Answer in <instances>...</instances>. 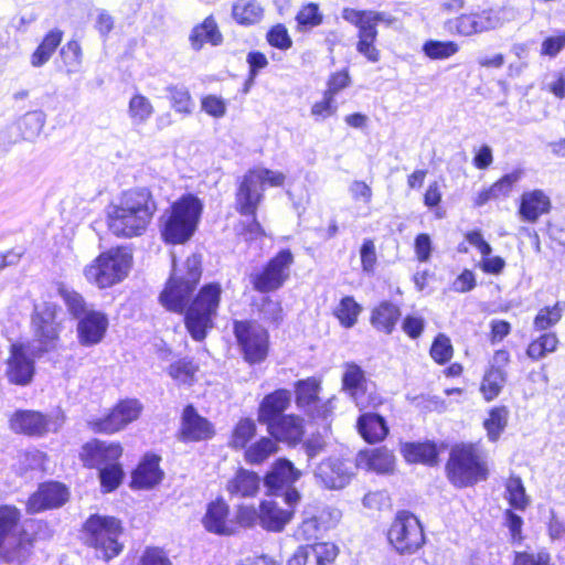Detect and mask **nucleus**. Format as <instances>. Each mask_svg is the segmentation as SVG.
<instances>
[{"mask_svg": "<svg viewBox=\"0 0 565 565\" xmlns=\"http://www.w3.org/2000/svg\"><path fill=\"white\" fill-rule=\"evenodd\" d=\"M57 306L53 302L35 305L32 324L39 341L44 344L54 342L58 337L56 322Z\"/></svg>", "mask_w": 565, "mask_h": 565, "instance_id": "nucleus-18", "label": "nucleus"}, {"mask_svg": "<svg viewBox=\"0 0 565 565\" xmlns=\"http://www.w3.org/2000/svg\"><path fill=\"white\" fill-rule=\"evenodd\" d=\"M296 20L301 26L313 28L322 22V14L319 12L318 4L309 3L301 8L296 17Z\"/></svg>", "mask_w": 565, "mask_h": 565, "instance_id": "nucleus-62", "label": "nucleus"}, {"mask_svg": "<svg viewBox=\"0 0 565 565\" xmlns=\"http://www.w3.org/2000/svg\"><path fill=\"white\" fill-rule=\"evenodd\" d=\"M214 430L211 423L200 416L193 406L189 405L184 408L182 415L181 436L185 441H199L209 439L213 436Z\"/></svg>", "mask_w": 565, "mask_h": 565, "instance_id": "nucleus-25", "label": "nucleus"}, {"mask_svg": "<svg viewBox=\"0 0 565 565\" xmlns=\"http://www.w3.org/2000/svg\"><path fill=\"white\" fill-rule=\"evenodd\" d=\"M315 478L326 489L340 490L345 488L354 476L353 465L340 457H329L317 465Z\"/></svg>", "mask_w": 565, "mask_h": 565, "instance_id": "nucleus-16", "label": "nucleus"}, {"mask_svg": "<svg viewBox=\"0 0 565 565\" xmlns=\"http://www.w3.org/2000/svg\"><path fill=\"white\" fill-rule=\"evenodd\" d=\"M68 72L76 70L82 62V49L77 41H68L60 51Z\"/></svg>", "mask_w": 565, "mask_h": 565, "instance_id": "nucleus-60", "label": "nucleus"}, {"mask_svg": "<svg viewBox=\"0 0 565 565\" xmlns=\"http://www.w3.org/2000/svg\"><path fill=\"white\" fill-rule=\"evenodd\" d=\"M550 209V198L542 190H533L522 194L519 213L524 221L534 223Z\"/></svg>", "mask_w": 565, "mask_h": 565, "instance_id": "nucleus-31", "label": "nucleus"}, {"mask_svg": "<svg viewBox=\"0 0 565 565\" xmlns=\"http://www.w3.org/2000/svg\"><path fill=\"white\" fill-rule=\"evenodd\" d=\"M159 460L157 456H146L132 473L131 486L138 489H150L157 486L163 477Z\"/></svg>", "mask_w": 565, "mask_h": 565, "instance_id": "nucleus-33", "label": "nucleus"}, {"mask_svg": "<svg viewBox=\"0 0 565 565\" xmlns=\"http://www.w3.org/2000/svg\"><path fill=\"white\" fill-rule=\"evenodd\" d=\"M431 358L439 364H444L452 356V345L445 334H438L430 348Z\"/></svg>", "mask_w": 565, "mask_h": 565, "instance_id": "nucleus-57", "label": "nucleus"}, {"mask_svg": "<svg viewBox=\"0 0 565 565\" xmlns=\"http://www.w3.org/2000/svg\"><path fill=\"white\" fill-rule=\"evenodd\" d=\"M320 383L309 377L296 383V404L303 409L309 416L318 419H328L333 412V399L326 402L319 398Z\"/></svg>", "mask_w": 565, "mask_h": 565, "instance_id": "nucleus-14", "label": "nucleus"}, {"mask_svg": "<svg viewBox=\"0 0 565 565\" xmlns=\"http://www.w3.org/2000/svg\"><path fill=\"white\" fill-rule=\"evenodd\" d=\"M58 292L64 300V303L68 310V312L77 320H79L83 316L87 315V312L93 311L84 300L83 296L78 292L68 289L64 286L58 288Z\"/></svg>", "mask_w": 565, "mask_h": 565, "instance_id": "nucleus-48", "label": "nucleus"}, {"mask_svg": "<svg viewBox=\"0 0 565 565\" xmlns=\"http://www.w3.org/2000/svg\"><path fill=\"white\" fill-rule=\"evenodd\" d=\"M267 41L271 46L280 50H287L292 44L288 31L282 24H277L269 30Z\"/></svg>", "mask_w": 565, "mask_h": 565, "instance_id": "nucleus-63", "label": "nucleus"}, {"mask_svg": "<svg viewBox=\"0 0 565 565\" xmlns=\"http://www.w3.org/2000/svg\"><path fill=\"white\" fill-rule=\"evenodd\" d=\"M259 488V476L244 468L238 469L226 484L230 495L236 498H254L257 495Z\"/></svg>", "mask_w": 565, "mask_h": 565, "instance_id": "nucleus-28", "label": "nucleus"}, {"mask_svg": "<svg viewBox=\"0 0 565 565\" xmlns=\"http://www.w3.org/2000/svg\"><path fill=\"white\" fill-rule=\"evenodd\" d=\"M131 265L132 255L127 248H111L87 265L84 276L88 282L105 289L121 282L128 276Z\"/></svg>", "mask_w": 565, "mask_h": 565, "instance_id": "nucleus-6", "label": "nucleus"}, {"mask_svg": "<svg viewBox=\"0 0 565 565\" xmlns=\"http://www.w3.org/2000/svg\"><path fill=\"white\" fill-rule=\"evenodd\" d=\"M505 498L511 507L516 510H525L530 499L520 477L511 476L505 482Z\"/></svg>", "mask_w": 565, "mask_h": 565, "instance_id": "nucleus-45", "label": "nucleus"}, {"mask_svg": "<svg viewBox=\"0 0 565 565\" xmlns=\"http://www.w3.org/2000/svg\"><path fill=\"white\" fill-rule=\"evenodd\" d=\"M394 461L393 452L381 447L360 451L355 458V467L377 473H387L393 470Z\"/></svg>", "mask_w": 565, "mask_h": 565, "instance_id": "nucleus-27", "label": "nucleus"}, {"mask_svg": "<svg viewBox=\"0 0 565 565\" xmlns=\"http://www.w3.org/2000/svg\"><path fill=\"white\" fill-rule=\"evenodd\" d=\"M338 555L333 543L320 542L300 546L288 561V565H330Z\"/></svg>", "mask_w": 565, "mask_h": 565, "instance_id": "nucleus-19", "label": "nucleus"}, {"mask_svg": "<svg viewBox=\"0 0 565 565\" xmlns=\"http://www.w3.org/2000/svg\"><path fill=\"white\" fill-rule=\"evenodd\" d=\"M198 366L190 360H179L172 363L169 369V375L178 383L184 385H192L195 379Z\"/></svg>", "mask_w": 565, "mask_h": 565, "instance_id": "nucleus-54", "label": "nucleus"}, {"mask_svg": "<svg viewBox=\"0 0 565 565\" xmlns=\"http://www.w3.org/2000/svg\"><path fill=\"white\" fill-rule=\"evenodd\" d=\"M171 107L175 113L191 115L194 109V102L189 89L184 86L170 85L167 88Z\"/></svg>", "mask_w": 565, "mask_h": 565, "instance_id": "nucleus-44", "label": "nucleus"}, {"mask_svg": "<svg viewBox=\"0 0 565 565\" xmlns=\"http://www.w3.org/2000/svg\"><path fill=\"white\" fill-rule=\"evenodd\" d=\"M446 470L450 482L459 488L473 486L488 477L483 452L473 444L455 445L450 450Z\"/></svg>", "mask_w": 565, "mask_h": 565, "instance_id": "nucleus-2", "label": "nucleus"}, {"mask_svg": "<svg viewBox=\"0 0 565 565\" xmlns=\"http://www.w3.org/2000/svg\"><path fill=\"white\" fill-rule=\"evenodd\" d=\"M141 409L142 406L137 399L121 401L107 416L92 422V428L96 433L114 434L136 420Z\"/></svg>", "mask_w": 565, "mask_h": 565, "instance_id": "nucleus-17", "label": "nucleus"}, {"mask_svg": "<svg viewBox=\"0 0 565 565\" xmlns=\"http://www.w3.org/2000/svg\"><path fill=\"white\" fill-rule=\"evenodd\" d=\"M11 428L26 435L41 436L47 431L49 422L41 413L33 411L17 412L10 420Z\"/></svg>", "mask_w": 565, "mask_h": 565, "instance_id": "nucleus-34", "label": "nucleus"}, {"mask_svg": "<svg viewBox=\"0 0 565 565\" xmlns=\"http://www.w3.org/2000/svg\"><path fill=\"white\" fill-rule=\"evenodd\" d=\"M20 518L15 507H0V557L8 563L22 564L33 546V539L20 524Z\"/></svg>", "mask_w": 565, "mask_h": 565, "instance_id": "nucleus-3", "label": "nucleus"}, {"mask_svg": "<svg viewBox=\"0 0 565 565\" xmlns=\"http://www.w3.org/2000/svg\"><path fill=\"white\" fill-rule=\"evenodd\" d=\"M202 213L201 201L192 195H183L164 214L162 236L171 244H182L194 234Z\"/></svg>", "mask_w": 565, "mask_h": 565, "instance_id": "nucleus-5", "label": "nucleus"}, {"mask_svg": "<svg viewBox=\"0 0 565 565\" xmlns=\"http://www.w3.org/2000/svg\"><path fill=\"white\" fill-rule=\"evenodd\" d=\"M335 514L339 518V511H321L318 515H310L303 519L297 530V535L306 541L318 537L319 534L330 527L328 519Z\"/></svg>", "mask_w": 565, "mask_h": 565, "instance_id": "nucleus-38", "label": "nucleus"}, {"mask_svg": "<svg viewBox=\"0 0 565 565\" xmlns=\"http://www.w3.org/2000/svg\"><path fill=\"white\" fill-rule=\"evenodd\" d=\"M234 333L247 362L259 363L266 359L269 335L265 328L256 322L236 321Z\"/></svg>", "mask_w": 565, "mask_h": 565, "instance_id": "nucleus-12", "label": "nucleus"}, {"mask_svg": "<svg viewBox=\"0 0 565 565\" xmlns=\"http://www.w3.org/2000/svg\"><path fill=\"white\" fill-rule=\"evenodd\" d=\"M508 416L509 411L503 406L490 411L489 417L483 423L489 440L497 441L499 439L507 427Z\"/></svg>", "mask_w": 565, "mask_h": 565, "instance_id": "nucleus-47", "label": "nucleus"}, {"mask_svg": "<svg viewBox=\"0 0 565 565\" xmlns=\"http://www.w3.org/2000/svg\"><path fill=\"white\" fill-rule=\"evenodd\" d=\"M294 255L289 249L279 252L266 267L250 276V282L257 291L269 292L279 289L289 277Z\"/></svg>", "mask_w": 565, "mask_h": 565, "instance_id": "nucleus-13", "label": "nucleus"}, {"mask_svg": "<svg viewBox=\"0 0 565 565\" xmlns=\"http://www.w3.org/2000/svg\"><path fill=\"white\" fill-rule=\"evenodd\" d=\"M68 498L67 489L58 482L41 484L35 493L28 501V511L38 513L45 509H53L63 505Z\"/></svg>", "mask_w": 565, "mask_h": 565, "instance_id": "nucleus-20", "label": "nucleus"}, {"mask_svg": "<svg viewBox=\"0 0 565 565\" xmlns=\"http://www.w3.org/2000/svg\"><path fill=\"white\" fill-rule=\"evenodd\" d=\"M337 110L338 106L334 98L323 93V98L312 105L311 115L317 119H326L333 116Z\"/></svg>", "mask_w": 565, "mask_h": 565, "instance_id": "nucleus-64", "label": "nucleus"}, {"mask_svg": "<svg viewBox=\"0 0 565 565\" xmlns=\"http://www.w3.org/2000/svg\"><path fill=\"white\" fill-rule=\"evenodd\" d=\"M387 539L393 548L402 555L416 553L425 543L419 520L407 511H401L393 520Z\"/></svg>", "mask_w": 565, "mask_h": 565, "instance_id": "nucleus-10", "label": "nucleus"}, {"mask_svg": "<svg viewBox=\"0 0 565 565\" xmlns=\"http://www.w3.org/2000/svg\"><path fill=\"white\" fill-rule=\"evenodd\" d=\"M269 434L276 440L297 443L303 435L302 419L295 415L281 416L267 424Z\"/></svg>", "mask_w": 565, "mask_h": 565, "instance_id": "nucleus-29", "label": "nucleus"}, {"mask_svg": "<svg viewBox=\"0 0 565 565\" xmlns=\"http://www.w3.org/2000/svg\"><path fill=\"white\" fill-rule=\"evenodd\" d=\"M505 383V373L502 369L490 367L484 374L481 383V392L487 401H491L499 395Z\"/></svg>", "mask_w": 565, "mask_h": 565, "instance_id": "nucleus-49", "label": "nucleus"}, {"mask_svg": "<svg viewBox=\"0 0 565 565\" xmlns=\"http://www.w3.org/2000/svg\"><path fill=\"white\" fill-rule=\"evenodd\" d=\"M285 181V174L268 169L248 171L242 179L236 192V210L242 215H252L263 199V184L279 186Z\"/></svg>", "mask_w": 565, "mask_h": 565, "instance_id": "nucleus-9", "label": "nucleus"}, {"mask_svg": "<svg viewBox=\"0 0 565 565\" xmlns=\"http://www.w3.org/2000/svg\"><path fill=\"white\" fill-rule=\"evenodd\" d=\"M358 429L361 436L370 444L383 440L388 433L384 418L373 413H365L360 416Z\"/></svg>", "mask_w": 565, "mask_h": 565, "instance_id": "nucleus-36", "label": "nucleus"}, {"mask_svg": "<svg viewBox=\"0 0 565 565\" xmlns=\"http://www.w3.org/2000/svg\"><path fill=\"white\" fill-rule=\"evenodd\" d=\"M33 374V360L26 355L21 344H12L6 370L9 382L24 386L31 382Z\"/></svg>", "mask_w": 565, "mask_h": 565, "instance_id": "nucleus-21", "label": "nucleus"}, {"mask_svg": "<svg viewBox=\"0 0 565 565\" xmlns=\"http://www.w3.org/2000/svg\"><path fill=\"white\" fill-rule=\"evenodd\" d=\"M201 109L214 118H222L226 114V102L216 95H207L201 99Z\"/></svg>", "mask_w": 565, "mask_h": 565, "instance_id": "nucleus-61", "label": "nucleus"}, {"mask_svg": "<svg viewBox=\"0 0 565 565\" xmlns=\"http://www.w3.org/2000/svg\"><path fill=\"white\" fill-rule=\"evenodd\" d=\"M458 44L452 41L428 40L423 45L424 54L431 60H445L458 52Z\"/></svg>", "mask_w": 565, "mask_h": 565, "instance_id": "nucleus-52", "label": "nucleus"}, {"mask_svg": "<svg viewBox=\"0 0 565 565\" xmlns=\"http://www.w3.org/2000/svg\"><path fill=\"white\" fill-rule=\"evenodd\" d=\"M121 454L122 448L119 444L94 440L84 446L82 457L88 467L100 469L107 463H117Z\"/></svg>", "mask_w": 565, "mask_h": 565, "instance_id": "nucleus-23", "label": "nucleus"}, {"mask_svg": "<svg viewBox=\"0 0 565 565\" xmlns=\"http://www.w3.org/2000/svg\"><path fill=\"white\" fill-rule=\"evenodd\" d=\"M191 47L195 51H200L205 43L211 45H220L223 41V36L217 28V24L213 17H207L204 21L195 25L189 36Z\"/></svg>", "mask_w": 565, "mask_h": 565, "instance_id": "nucleus-35", "label": "nucleus"}, {"mask_svg": "<svg viewBox=\"0 0 565 565\" xmlns=\"http://www.w3.org/2000/svg\"><path fill=\"white\" fill-rule=\"evenodd\" d=\"M351 85V76L347 68L332 73L327 82L324 93L331 97H335L341 90Z\"/></svg>", "mask_w": 565, "mask_h": 565, "instance_id": "nucleus-59", "label": "nucleus"}, {"mask_svg": "<svg viewBox=\"0 0 565 565\" xmlns=\"http://www.w3.org/2000/svg\"><path fill=\"white\" fill-rule=\"evenodd\" d=\"M291 401V393L288 390H277L266 395L260 403L258 420L268 424L282 415Z\"/></svg>", "mask_w": 565, "mask_h": 565, "instance_id": "nucleus-30", "label": "nucleus"}, {"mask_svg": "<svg viewBox=\"0 0 565 565\" xmlns=\"http://www.w3.org/2000/svg\"><path fill=\"white\" fill-rule=\"evenodd\" d=\"M108 328V318L102 311L93 310L83 316L77 323L78 341L85 347L99 343Z\"/></svg>", "mask_w": 565, "mask_h": 565, "instance_id": "nucleus-22", "label": "nucleus"}, {"mask_svg": "<svg viewBox=\"0 0 565 565\" xmlns=\"http://www.w3.org/2000/svg\"><path fill=\"white\" fill-rule=\"evenodd\" d=\"M263 7L255 0H239L234 3L232 14L235 21L243 25L257 23L262 20Z\"/></svg>", "mask_w": 565, "mask_h": 565, "instance_id": "nucleus-42", "label": "nucleus"}, {"mask_svg": "<svg viewBox=\"0 0 565 565\" xmlns=\"http://www.w3.org/2000/svg\"><path fill=\"white\" fill-rule=\"evenodd\" d=\"M122 477L124 471L118 462L107 463L99 469L100 483L106 492L115 490L120 484Z\"/></svg>", "mask_w": 565, "mask_h": 565, "instance_id": "nucleus-55", "label": "nucleus"}, {"mask_svg": "<svg viewBox=\"0 0 565 565\" xmlns=\"http://www.w3.org/2000/svg\"><path fill=\"white\" fill-rule=\"evenodd\" d=\"M121 533L120 522L113 516L93 515L85 523V541L94 547L96 555L109 561L121 552L118 537Z\"/></svg>", "mask_w": 565, "mask_h": 565, "instance_id": "nucleus-8", "label": "nucleus"}, {"mask_svg": "<svg viewBox=\"0 0 565 565\" xmlns=\"http://www.w3.org/2000/svg\"><path fill=\"white\" fill-rule=\"evenodd\" d=\"M301 476V472L287 459H279L273 469L265 476L264 484L271 494H278L291 486Z\"/></svg>", "mask_w": 565, "mask_h": 565, "instance_id": "nucleus-26", "label": "nucleus"}, {"mask_svg": "<svg viewBox=\"0 0 565 565\" xmlns=\"http://www.w3.org/2000/svg\"><path fill=\"white\" fill-rule=\"evenodd\" d=\"M359 41L356 44V50L360 54L364 55L367 61L372 63H376L380 60V52L375 47L374 42L377 36V30L369 26L359 31Z\"/></svg>", "mask_w": 565, "mask_h": 565, "instance_id": "nucleus-51", "label": "nucleus"}, {"mask_svg": "<svg viewBox=\"0 0 565 565\" xmlns=\"http://www.w3.org/2000/svg\"><path fill=\"white\" fill-rule=\"evenodd\" d=\"M157 202L148 188L124 191L107 214L108 230L117 237L141 236L151 223Z\"/></svg>", "mask_w": 565, "mask_h": 565, "instance_id": "nucleus-1", "label": "nucleus"}, {"mask_svg": "<svg viewBox=\"0 0 565 565\" xmlns=\"http://www.w3.org/2000/svg\"><path fill=\"white\" fill-rule=\"evenodd\" d=\"M222 288L212 282L203 286L184 313V324L191 338L203 341L214 328V320L221 301Z\"/></svg>", "mask_w": 565, "mask_h": 565, "instance_id": "nucleus-4", "label": "nucleus"}, {"mask_svg": "<svg viewBox=\"0 0 565 565\" xmlns=\"http://www.w3.org/2000/svg\"><path fill=\"white\" fill-rule=\"evenodd\" d=\"M63 40V31L53 29L45 34L39 46L31 54L30 63L33 67L46 64Z\"/></svg>", "mask_w": 565, "mask_h": 565, "instance_id": "nucleus-37", "label": "nucleus"}, {"mask_svg": "<svg viewBox=\"0 0 565 565\" xmlns=\"http://www.w3.org/2000/svg\"><path fill=\"white\" fill-rule=\"evenodd\" d=\"M228 514L230 508L223 500L211 502L202 520L203 525L211 533L231 535L235 532V523L230 520Z\"/></svg>", "mask_w": 565, "mask_h": 565, "instance_id": "nucleus-24", "label": "nucleus"}, {"mask_svg": "<svg viewBox=\"0 0 565 565\" xmlns=\"http://www.w3.org/2000/svg\"><path fill=\"white\" fill-rule=\"evenodd\" d=\"M255 433L256 425L253 420L248 418L241 419L234 429L231 441L232 446L234 448H244L254 437Z\"/></svg>", "mask_w": 565, "mask_h": 565, "instance_id": "nucleus-56", "label": "nucleus"}, {"mask_svg": "<svg viewBox=\"0 0 565 565\" xmlns=\"http://www.w3.org/2000/svg\"><path fill=\"white\" fill-rule=\"evenodd\" d=\"M564 310L565 302H556L552 307L542 308L534 319V328L543 331L555 326L562 319Z\"/></svg>", "mask_w": 565, "mask_h": 565, "instance_id": "nucleus-53", "label": "nucleus"}, {"mask_svg": "<svg viewBox=\"0 0 565 565\" xmlns=\"http://www.w3.org/2000/svg\"><path fill=\"white\" fill-rule=\"evenodd\" d=\"M44 125L45 115L39 110L26 113L19 120V129L25 140H34L41 134Z\"/></svg>", "mask_w": 565, "mask_h": 565, "instance_id": "nucleus-46", "label": "nucleus"}, {"mask_svg": "<svg viewBox=\"0 0 565 565\" xmlns=\"http://www.w3.org/2000/svg\"><path fill=\"white\" fill-rule=\"evenodd\" d=\"M127 114L132 125L141 126L152 117L154 107L148 97L136 93L128 103Z\"/></svg>", "mask_w": 565, "mask_h": 565, "instance_id": "nucleus-41", "label": "nucleus"}, {"mask_svg": "<svg viewBox=\"0 0 565 565\" xmlns=\"http://www.w3.org/2000/svg\"><path fill=\"white\" fill-rule=\"evenodd\" d=\"M292 511L284 510L274 501H263L259 505V524L271 532H281L290 522Z\"/></svg>", "mask_w": 565, "mask_h": 565, "instance_id": "nucleus-32", "label": "nucleus"}, {"mask_svg": "<svg viewBox=\"0 0 565 565\" xmlns=\"http://www.w3.org/2000/svg\"><path fill=\"white\" fill-rule=\"evenodd\" d=\"M361 311L362 307L354 300V298L351 296H347L341 299L334 313L339 319L341 326H343L344 328H352L356 323L358 317L361 313Z\"/></svg>", "mask_w": 565, "mask_h": 565, "instance_id": "nucleus-50", "label": "nucleus"}, {"mask_svg": "<svg viewBox=\"0 0 565 565\" xmlns=\"http://www.w3.org/2000/svg\"><path fill=\"white\" fill-rule=\"evenodd\" d=\"M402 452L408 462L414 463L433 466L438 459V451L433 443H408L402 447Z\"/></svg>", "mask_w": 565, "mask_h": 565, "instance_id": "nucleus-40", "label": "nucleus"}, {"mask_svg": "<svg viewBox=\"0 0 565 565\" xmlns=\"http://www.w3.org/2000/svg\"><path fill=\"white\" fill-rule=\"evenodd\" d=\"M277 451L278 445L276 440L264 437L246 449L245 459L248 463L258 465L275 455Z\"/></svg>", "mask_w": 565, "mask_h": 565, "instance_id": "nucleus-43", "label": "nucleus"}, {"mask_svg": "<svg viewBox=\"0 0 565 565\" xmlns=\"http://www.w3.org/2000/svg\"><path fill=\"white\" fill-rule=\"evenodd\" d=\"M401 311L396 305L390 301H383L373 309L371 315V323L375 329L390 334L393 331Z\"/></svg>", "mask_w": 565, "mask_h": 565, "instance_id": "nucleus-39", "label": "nucleus"}, {"mask_svg": "<svg viewBox=\"0 0 565 565\" xmlns=\"http://www.w3.org/2000/svg\"><path fill=\"white\" fill-rule=\"evenodd\" d=\"M515 18V12L510 8L499 10H483L481 12L461 14L450 25L458 34L469 36L476 33L487 32L502 26L505 22Z\"/></svg>", "mask_w": 565, "mask_h": 565, "instance_id": "nucleus-11", "label": "nucleus"}, {"mask_svg": "<svg viewBox=\"0 0 565 565\" xmlns=\"http://www.w3.org/2000/svg\"><path fill=\"white\" fill-rule=\"evenodd\" d=\"M201 257L199 255L193 254L186 258L184 270L177 268L173 259V273L160 295L161 303L170 311L182 312L201 278Z\"/></svg>", "mask_w": 565, "mask_h": 565, "instance_id": "nucleus-7", "label": "nucleus"}, {"mask_svg": "<svg viewBox=\"0 0 565 565\" xmlns=\"http://www.w3.org/2000/svg\"><path fill=\"white\" fill-rule=\"evenodd\" d=\"M522 171L516 170L511 173L503 175L499 181H497L493 185L490 186V194L498 198H505L512 191L514 184L521 179Z\"/></svg>", "mask_w": 565, "mask_h": 565, "instance_id": "nucleus-58", "label": "nucleus"}, {"mask_svg": "<svg viewBox=\"0 0 565 565\" xmlns=\"http://www.w3.org/2000/svg\"><path fill=\"white\" fill-rule=\"evenodd\" d=\"M342 386L361 411L375 408L381 404V398L371 390L364 372L356 364L345 365Z\"/></svg>", "mask_w": 565, "mask_h": 565, "instance_id": "nucleus-15", "label": "nucleus"}]
</instances>
